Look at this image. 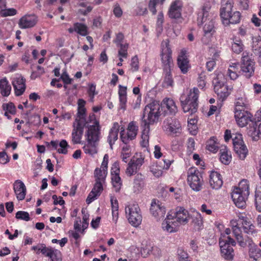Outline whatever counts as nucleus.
<instances>
[{
	"instance_id": "nucleus-1",
	"label": "nucleus",
	"mask_w": 261,
	"mask_h": 261,
	"mask_svg": "<svg viewBox=\"0 0 261 261\" xmlns=\"http://www.w3.org/2000/svg\"><path fill=\"white\" fill-rule=\"evenodd\" d=\"M161 58L162 67L163 68L162 86L164 88H168L172 87L174 81L171 73L173 69L174 64L172 57V50L170 47L169 40L163 41L161 43Z\"/></svg>"
},
{
	"instance_id": "nucleus-2",
	"label": "nucleus",
	"mask_w": 261,
	"mask_h": 261,
	"mask_svg": "<svg viewBox=\"0 0 261 261\" xmlns=\"http://www.w3.org/2000/svg\"><path fill=\"white\" fill-rule=\"evenodd\" d=\"M188 212L182 207H177L174 215L168 214L162 223V228L164 230L172 233L177 231V227L181 224H185L189 220Z\"/></svg>"
},
{
	"instance_id": "nucleus-3",
	"label": "nucleus",
	"mask_w": 261,
	"mask_h": 261,
	"mask_svg": "<svg viewBox=\"0 0 261 261\" xmlns=\"http://www.w3.org/2000/svg\"><path fill=\"white\" fill-rule=\"evenodd\" d=\"M199 91L194 87L190 89L187 95H182L180 97V101L185 113L189 112L190 114L196 113L198 106V97Z\"/></svg>"
},
{
	"instance_id": "nucleus-4",
	"label": "nucleus",
	"mask_w": 261,
	"mask_h": 261,
	"mask_svg": "<svg viewBox=\"0 0 261 261\" xmlns=\"http://www.w3.org/2000/svg\"><path fill=\"white\" fill-rule=\"evenodd\" d=\"M161 106L155 100L152 101L145 106L144 109L141 119V124L143 126L153 124L158 122L160 116Z\"/></svg>"
},
{
	"instance_id": "nucleus-5",
	"label": "nucleus",
	"mask_w": 261,
	"mask_h": 261,
	"mask_svg": "<svg viewBox=\"0 0 261 261\" xmlns=\"http://www.w3.org/2000/svg\"><path fill=\"white\" fill-rule=\"evenodd\" d=\"M95 124L96 125L90 126L87 133V143L83 147L86 154L92 155L97 152L100 129L98 122L96 121Z\"/></svg>"
},
{
	"instance_id": "nucleus-6",
	"label": "nucleus",
	"mask_w": 261,
	"mask_h": 261,
	"mask_svg": "<svg viewBox=\"0 0 261 261\" xmlns=\"http://www.w3.org/2000/svg\"><path fill=\"white\" fill-rule=\"evenodd\" d=\"M226 80L223 73H219L213 80L214 85V89L217 94L220 107L222 105L223 102L229 95L228 87L225 85Z\"/></svg>"
},
{
	"instance_id": "nucleus-7",
	"label": "nucleus",
	"mask_w": 261,
	"mask_h": 261,
	"mask_svg": "<svg viewBox=\"0 0 261 261\" xmlns=\"http://www.w3.org/2000/svg\"><path fill=\"white\" fill-rule=\"evenodd\" d=\"M187 181L193 190L200 191L203 185L201 172L196 167L190 168L187 172Z\"/></svg>"
},
{
	"instance_id": "nucleus-8",
	"label": "nucleus",
	"mask_w": 261,
	"mask_h": 261,
	"mask_svg": "<svg viewBox=\"0 0 261 261\" xmlns=\"http://www.w3.org/2000/svg\"><path fill=\"white\" fill-rule=\"evenodd\" d=\"M255 62L247 51L242 54L241 60V71L242 74L247 78L252 76L254 73Z\"/></svg>"
},
{
	"instance_id": "nucleus-9",
	"label": "nucleus",
	"mask_w": 261,
	"mask_h": 261,
	"mask_svg": "<svg viewBox=\"0 0 261 261\" xmlns=\"http://www.w3.org/2000/svg\"><path fill=\"white\" fill-rule=\"evenodd\" d=\"M125 213L129 223L135 226H138L142 222V216L141 210L138 204L134 203L125 207Z\"/></svg>"
},
{
	"instance_id": "nucleus-10",
	"label": "nucleus",
	"mask_w": 261,
	"mask_h": 261,
	"mask_svg": "<svg viewBox=\"0 0 261 261\" xmlns=\"http://www.w3.org/2000/svg\"><path fill=\"white\" fill-rule=\"evenodd\" d=\"M163 129L168 132L170 135L179 136L181 132V126L180 122L176 119L168 118L163 122Z\"/></svg>"
},
{
	"instance_id": "nucleus-11",
	"label": "nucleus",
	"mask_w": 261,
	"mask_h": 261,
	"mask_svg": "<svg viewBox=\"0 0 261 261\" xmlns=\"http://www.w3.org/2000/svg\"><path fill=\"white\" fill-rule=\"evenodd\" d=\"M234 117L237 124L242 127L254 121L252 114L245 110L235 111Z\"/></svg>"
},
{
	"instance_id": "nucleus-12",
	"label": "nucleus",
	"mask_w": 261,
	"mask_h": 261,
	"mask_svg": "<svg viewBox=\"0 0 261 261\" xmlns=\"http://www.w3.org/2000/svg\"><path fill=\"white\" fill-rule=\"evenodd\" d=\"M150 212L158 220L164 217L166 214V208L159 200L153 199L151 203Z\"/></svg>"
},
{
	"instance_id": "nucleus-13",
	"label": "nucleus",
	"mask_w": 261,
	"mask_h": 261,
	"mask_svg": "<svg viewBox=\"0 0 261 261\" xmlns=\"http://www.w3.org/2000/svg\"><path fill=\"white\" fill-rule=\"evenodd\" d=\"M15 94L17 96H20L24 92L25 86V79L21 75H18L13 77L12 81Z\"/></svg>"
},
{
	"instance_id": "nucleus-14",
	"label": "nucleus",
	"mask_w": 261,
	"mask_h": 261,
	"mask_svg": "<svg viewBox=\"0 0 261 261\" xmlns=\"http://www.w3.org/2000/svg\"><path fill=\"white\" fill-rule=\"evenodd\" d=\"M247 133L253 141L261 139V123H258L255 121H251L247 128Z\"/></svg>"
},
{
	"instance_id": "nucleus-15",
	"label": "nucleus",
	"mask_w": 261,
	"mask_h": 261,
	"mask_svg": "<svg viewBox=\"0 0 261 261\" xmlns=\"http://www.w3.org/2000/svg\"><path fill=\"white\" fill-rule=\"evenodd\" d=\"M182 3L180 0L173 2L169 9L168 15L171 19H178L181 17Z\"/></svg>"
},
{
	"instance_id": "nucleus-16",
	"label": "nucleus",
	"mask_w": 261,
	"mask_h": 261,
	"mask_svg": "<svg viewBox=\"0 0 261 261\" xmlns=\"http://www.w3.org/2000/svg\"><path fill=\"white\" fill-rule=\"evenodd\" d=\"M141 255L143 257H146L150 254L158 256L161 254V249L151 242H147L142 247Z\"/></svg>"
},
{
	"instance_id": "nucleus-17",
	"label": "nucleus",
	"mask_w": 261,
	"mask_h": 261,
	"mask_svg": "<svg viewBox=\"0 0 261 261\" xmlns=\"http://www.w3.org/2000/svg\"><path fill=\"white\" fill-rule=\"evenodd\" d=\"M177 62L178 67L179 68L181 72L183 74L187 73L191 68V66L185 51L182 50L180 52V55L177 58Z\"/></svg>"
},
{
	"instance_id": "nucleus-18",
	"label": "nucleus",
	"mask_w": 261,
	"mask_h": 261,
	"mask_svg": "<svg viewBox=\"0 0 261 261\" xmlns=\"http://www.w3.org/2000/svg\"><path fill=\"white\" fill-rule=\"evenodd\" d=\"M249 195L233 190L231 193V198L234 203L238 208H244L246 207V201Z\"/></svg>"
},
{
	"instance_id": "nucleus-19",
	"label": "nucleus",
	"mask_w": 261,
	"mask_h": 261,
	"mask_svg": "<svg viewBox=\"0 0 261 261\" xmlns=\"http://www.w3.org/2000/svg\"><path fill=\"white\" fill-rule=\"evenodd\" d=\"M160 106L162 109H164L165 113H168L170 115H174L177 112V108L175 102L171 98H166L164 99Z\"/></svg>"
},
{
	"instance_id": "nucleus-20",
	"label": "nucleus",
	"mask_w": 261,
	"mask_h": 261,
	"mask_svg": "<svg viewBox=\"0 0 261 261\" xmlns=\"http://www.w3.org/2000/svg\"><path fill=\"white\" fill-rule=\"evenodd\" d=\"M211 8L210 2H206L199 10L197 13V24L198 25H202L207 19L208 16V12Z\"/></svg>"
},
{
	"instance_id": "nucleus-21",
	"label": "nucleus",
	"mask_w": 261,
	"mask_h": 261,
	"mask_svg": "<svg viewBox=\"0 0 261 261\" xmlns=\"http://www.w3.org/2000/svg\"><path fill=\"white\" fill-rule=\"evenodd\" d=\"M209 184L213 189H220L223 185L221 175L217 171H212L209 176Z\"/></svg>"
},
{
	"instance_id": "nucleus-22",
	"label": "nucleus",
	"mask_w": 261,
	"mask_h": 261,
	"mask_svg": "<svg viewBox=\"0 0 261 261\" xmlns=\"http://www.w3.org/2000/svg\"><path fill=\"white\" fill-rule=\"evenodd\" d=\"M102 183L103 182L96 181L93 188L87 198L86 202L87 204L91 203L100 195L101 192L103 191Z\"/></svg>"
},
{
	"instance_id": "nucleus-23",
	"label": "nucleus",
	"mask_w": 261,
	"mask_h": 261,
	"mask_svg": "<svg viewBox=\"0 0 261 261\" xmlns=\"http://www.w3.org/2000/svg\"><path fill=\"white\" fill-rule=\"evenodd\" d=\"M77 122L76 126H74V129L72 133V141L75 144H78L81 142V140L83 134L84 125L77 118L75 119ZM74 126V125H73Z\"/></svg>"
},
{
	"instance_id": "nucleus-24",
	"label": "nucleus",
	"mask_w": 261,
	"mask_h": 261,
	"mask_svg": "<svg viewBox=\"0 0 261 261\" xmlns=\"http://www.w3.org/2000/svg\"><path fill=\"white\" fill-rule=\"evenodd\" d=\"M13 189L18 200H23L25 198L27 190L23 182L20 180H16L13 184Z\"/></svg>"
},
{
	"instance_id": "nucleus-25",
	"label": "nucleus",
	"mask_w": 261,
	"mask_h": 261,
	"mask_svg": "<svg viewBox=\"0 0 261 261\" xmlns=\"http://www.w3.org/2000/svg\"><path fill=\"white\" fill-rule=\"evenodd\" d=\"M36 23L37 19L35 16L25 15L19 19L18 25L20 28L24 29L33 27Z\"/></svg>"
},
{
	"instance_id": "nucleus-26",
	"label": "nucleus",
	"mask_w": 261,
	"mask_h": 261,
	"mask_svg": "<svg viewBox=\"0 0 261 261\" xmlns=\"http://www.w3.org/2000/svg\"><path fill=\"white\" fill-rule=\"evenodd\" d=\"M233 4L232 0H227L226 2L225 1L222 2L220 11V15L222 20L228 17L232 13Z\"/></svg>"
},
{
	"instance_id": "nucleus-27",
	"label": "nucleus",
	"mask_w": 261,
	"mask_h": 261,
	"mask_svg": "<svg viewBox=\"0 0 261 261\" xmlns=\"http://www.w3.org/2000/svg\"><path fill=\"white\" fill-rule=\"evenodd\" d=\"M120 126L117 122L114 123L112 127L111 128L109 135L108 137V142H109L111 149H113V145L118 139V133L119 132Z\"/></svg>"
},
{
	"instance_id": "nucleus-28",
	"label": "nucleus",
	"mask_w": 261,
	"mask_h": 261,
	"mask_svg": "<svg viewBox=\"0 0 261 261\" xmlns=\"http://www.w3.org/2000/svg\"><path fill=\"white\" fill-rule=\"evenodd\" d=\"M232 246L231 244L224 245L223 246H220L221 255L226 260L230 261L232 260L233 258L234 253Z\"/></svg>"
},
{
	"instance_id": "nucleus-29",
	"label": "nucleus",
	"mask_w": 261,
	"mask_h": 261,
	"mask_svg": "<svg viewBox=\"0 0 261 261\" xmlns=\"http://www.w3.org/2000/svg\"><path fill=\"white\" fill-rule=\"evenodd\" d=\"M144 176L141 173L136 175L133 182V191L134 193H139L143 189L144 186Z\"/></svg>"
},
{
	"instance_id": "nucleus-30",
	"label": "nucleus",
	"mask_w": 261,
	"mask_h": 261,
	"mask_svg": "<svg viewBox=\"0 0 261 261\" xmlns=\"http://www.w3.org/2000/svg\"><path fill=\"white\" fill-rule=\"evenodd\" d=\"M241 13L239 11H235L231 13L228 17L225 18L222 20L224 25H229V24H236L240 22L241 19Z\"/></svg>"
},
{
	"instance_id": "nucleus-31",
	"label": "nucleus",
	"mask_w": 261,
	"mask_h": 261,
	"mask_svg": "<svg viewBox=\"0 0 261 261\" xmlns=\"http://www.w3.org/2000/svg\"><path fill=\"white\" fill-rule=\"evenodd\" d=\"M0 90L2 95L4 97L8 96L11 93V86L6 77L0 80Z\"/></svg>"
},
{
	"instance_id": "nucleus-32",
	"label": "nucleus",
	"mask_w": 261,
	"mask_h": 261,
	"mask_svg": "<svg viewBox=\"0 0 261 261\" xmlns=\"http://www.w3.org/2000/svg\"><path fill=\"white\" fill-rule=\"evenodd\" d=\"M250 261H261V250L256 246H251L249 250Z\"/></svg>"
},
{
	"instance_id": "nucleus-33",
	"label": "nucleus",
	"mask_w": 261,
	"mask_h": 261,
	"mask_svg": "<svg viewBox=\"0 0 261 261\" xmlns=\"http://www.w3.org/2000/svg\"><path fill=\"white\" fill-rule=\"evenodd\" d=\"M233 190L241 192L245 195H249V181L247 179H243L240 181L238 187H236Z\"/></svg>"
},
{
	"instance_id": "nucleus-34",
	"label": "nucleus",
	"mask_w": 261,
	"mask_h": 261,
	"mask_svg": "<svg viewBox=\"0 0 261 261\" xmlns=\"http://www.w3.org/2000/svg\"><path fill=\"white\" fill-rule=\"evenodd\" d=\"M203 31L204 36L211 37L216 32L214 21L211 20L206 22L203 28Z\"/></svg>"
},
{
	"instance_id": "nucleus-35",
	"label": "nucleus",
	"mask_w": 261,
	"mask_h": 261,
	"mask_svg": "<svg viewBox=\"0 0 261 261\" xmlns=\"http://www.w3.org/2000/svg\"><path fill=\"white\" fill-rule=\"evenodd\" d=\"M234 150L240 160H244L248 153V150L245 145L243 144L234 147Z\"/></svg>"
},
{
	"instance_id": "nucleus-36",
	"label": "nucleus",
	"mask_w": 261,
	"mask_h": 261,
	"mask_svg": "<svg viewBox=\"0 0 261 261\" xmlns=\"http://www.w3.org/2000/svg\"><path fill=\"white\" fill-rule=\"evenodd\" d=\"M217 138L212 137L206 142V149L212 152H216L218 150Z\"/></svg>"
},
{
	"instance_id": "nucleus-37",
	"label": "nucleus",
	"mask_w": 261,
	"mask_h": 261,
	"mask_svg": "<svg viewBox=\"0 0 261 261\" xmlns=\"http://www.w3.org/2000/svg\"><path fill=\"white\" fill-rule=\"evenodd\" d=\"M236 110H244L245 109H247L249 107V103L247 99L245 97H240L236 98Z\"/></svg>"
},
{
	"instance_id": "nucleus-38",
	"label": "nucleus",
	"mask_w": 261,
	"mask_h": 261,
	"mask_svg": "<svg viewBox=\"0 0 261 261\" xmlns=\"http://www.w3.org/2000/svg\"><path fill=\"white\" fill-rule=\"evenodd\" d=\"M241 228V226L233 228L232 232L240 246L244 247L246 245V243L243 240Z\"/></svg>"
},
{
	"instance_id": "nucleus-39",
	"label": "nucleus",
	"mask_w": 261,
	"mask_h": 261,
	"mask_svg": "<svg viewBox=\"0 0 261 261\" xmlns=\"http://www.w3.org/2000/svg\"><path fill=\"white\" fill-rule=\"evenodd\" d=\"M231 244V246H235L236 243L235 241L231 238L230 236L222 233L219 239V245Z\"/></svg>"
},
{
	"instance_id": "nucleus-40",
	"label": "nucleus",
	"mask_w": 261,
	"mask_h": 261,
	"mask_svg": "<svg viewBox=\"0 0 261 261\" xmlns=\"http://www.w3.org/2000/svg\"><path fill=\"white\" fill-rule=\"evenodd\" d=\"M243 44L242 41L236 37L233 38V43L231 45L232 50L236 53L240 54L243 50Z\"/></svg>"
},
{
	"instance_id": "nucleus-41",
	"label": "nucleus",
	"mask_w": 261,
	"mask_h": 261,
	"mask_svg": "<svg viewBox=\"0 0 261 261\" xmlns=\"http://www.w3.org/2000/svg\"><path fill=\"white\" fill-rule=\"evenodd\" d=\"M75 28V32L83 36H85L88 34V28L84 23L76 22L73 24Z\"/></svg>"
},
{
	"instance_id": "nucleus-42",
	"label": "nucleus",
	"mask_w": 261,
	"mask_h": 261,
	"mask_svg": "<svg viewBox=\"0 0 261 261\" xmlns=\"http://www.w3.org/2000/svg\"><path fill=\"white\" fill-rule=\"evenodd\" d=\"M231 156L228 154L227 148L226 146L220 150V160L223 164L225 165L229 164L231 161Z\"/></svg>"
},
{
	"instance_id": "nucleus-43",
	"label": "nucleus",
	"mask_w": 261,
	"mask_h": 261,
	"mask_svg": "<svg viewBox=\"0 0 261 261\" xmlns=\"http://www.w3.org/2000/svg\"><path fill=\"white\" fill-rule=\"evenodd\" d=\"M108 172L103 170L102 169L96 168L94 171V176L95 181H101L104 182L107 176Z\"/></svg>"
},
{
	"instance_id": "nucleus-44",
	"label": "nucleus",
	"mask_w": 261,
	"mask_h": 261,
	"mask_svg": "<svg viewBox=\"0 0 261 261\" xmlns=\"http://www.w3.org/2000/svg\"><path fill=\"white\" fill-rule=\"evenodd\" d=\"M241 227L245 233H253L254 231V226L246 219L241 220Z\"/></svg>"
},
{
	"instance_id": "nucleus-45",
	"label": "nucleus",
	"mask_w": 261,
	"mask_h": 261,
	"mask_svg": "<svg viewBox=\"0 0 261 261\" xmlns=\"http://www.w3.org/2000/svg\"><path fill=\"white\" fill-rule=\"evenodd\" d=\"M112 183L115 191L118 192L120 191L122 185V182L119 175H115L111 176Z\"/></svg>"
},
{
	"instance_id": "nucleus-46",
	"label": "nucleus",
	"mask_w": 261,
	"mask_h": 261,
	"mask_svg": "<svg viewBox=\"0 0 261 261\" xmlns=\"http://www.w3.org/2000/svg\"><path fill=\"white\" fill-rule=\"evenodd\" d=\"M165 0H149L148 9L152 13L155 15L156 13V6L160 4L163 5Z\"/></svg>"
},
{
	"instance_id": "nucleus-47",
	"label": "nucleus",
	"mask_w": 261,
	"mask_h": 261,
	"mask_svg": "<svg viewBox=\"0 0 261 261\" xmlns=\"http://www.w3.org/2000/svg\"><path fill=\"white\" fill-rule=\"evenodd\" d=\"M117 47H119L118 50V56L119 57L126 58L127 57V49L128 48V44L125 43L124 44H120L119 45H117Z\"/></svg>"
},
{
	"instance_id": "nucleus-48",
	"label": "nucleus",
	"mask_w": 261,
	"mask_h": 261,
	"mask_svg": "<svg viewBox=\"0 0 261 261\" xmlns=\"http://www.w3.org/2000/svg\"><path fill=\"white\" fill-rule=\"evenodd\" d=\"M177 255L179 261H191L188 253L182 248H178Z\"/></svg>"
},
{
	"instance_id": "nucleus-49",
	"label": "nucleus",
	"mask_w": 261,
	"mask_h": 261,
	"mask_svg": "<svg viewBox=\"0 0 261 261\" xmlns=\"http://www.w3.org/2000/svg\"><path fill=\"white\" fill-rule=\"evenodd\" d=\"M137 167H136L132 162H129L128 167L126 169V174L127 176H131L135 174L138 170H139Z\"/></svg>"
},
{
	"instance_id": "nucleus-50",
	"label": "nucleus",
	"mask_w": 261,
	"mask_h": 261,
	"mask_svg": "<svg viewBox=\"0 0 261 261\" xmlns=\"http://www.w3.org/2000/svg\"><path fill=\"white\" fill-rule=\"evenodd\" d=\"M17 14V10L14 8L2 9L0 11V15L3 17L14 16Z\"/></svg>"
},
{
	"instance_id": "nucleus-51",
	"label": "nucleus",
	"mask_w": 261,
	"mask_h": 261,
	"mask_svg": "<svg viewBox=\"0 0 261 261\" xmlns=\"http://www.w3.org/2000/svg\"><path fill=\"white\" fill-rule=\"evenodd\" d=\"M206 73L205 71H202L199 74L197 79L198 86L201 89H203L206 84Z\"/></svg>"
},
{
	"instance_id": "nucleus-52",
	"label": "nucleus",
	"mask_w": 261,
	"mask_h": 261,
	"mask_svg": "<svg viewBox=\"0 0 261 261\" xmlns=\"http://www.w3.org/2000/svg\"><path fill=\"white\" fill-rule=\"evenodd\" d=\"M234 136L232 137V142L233 145V147H236L237 146H239L245 144L243 140L242 135L239 133H237L233 135Z\"/></svg>"
},
{
	"instance_id": "nucleus-53",
	"label": "nucleus",
	"mask_w": 261,
	"mask_h": 261,
	"mask_svg": "<svg viewBox=\"0 0 261 261\" xmlns=\"http://www.w3.org/2000/svg\"><path fill=\"white\" fill-rule=\"evenodd\" d=\"M77 5L80 7H86V10L79 9L78 10V13L84 15V16H86L88 13L91 12L93 9L92 7H91L90 6H87V4L84 2L80 3Z\"/></svg>"
},
{
	"instance_id": "nucleus-54",
	"label": "nucleus",
	"mask_w": 261,
	"mask_h": 261,
	"mask_svg": "<svg viewBox=\"0 0 261 261\" xmlns=\"http://www.w3.org/2000/svg\"><path fill=\"white\" fill-rule=\"evenodd\" d=\"M60 148L58 149V152L59 153L66 154L67 153L68 150L67 148L69 147L67 142L65 140H62L59 145Z\"/></svg>"
},
{
	"instance_id": "nucleus-55",
	"label": "nucleus",
	"mask_w": 261,
	"mask_h": 261,
	"mask_svg": "<svg viewBox=\"0 0 261 261\" xmlns=\"http://www.w3.org/2000/svg\"><path fill=\"white\" fill-rule=\"evenodd\" d=\"M54 249V248L51 247H46L45 244H41V249H39V250L40 252H41L44 256L49 257Z\"/></svg>"
},
{
	"instance_id": "nucleus-56",
	"label": "nucleus",
	"mask_w": 261,
	"mask_h": 261,
	"mask_svg": "<svg viewBox=\"0 0 261 261\" xmlns=\"http://www.w3.org/2000/svg\"><path fill=\"white\" fill-rule=\"evenodd\" d=\"M144 158L142 155H140L139 157L134 156L133 159L130 161V162H132L136 167L140 169V167L144 163Z\"/></svg>"
},
{
	"instance_id": "nucleus-57",
	"label": "nucleus",
	"mask_w": 261,
	"mask_h": 261,
	"mask_svg": "<svg viewBox=\"0 0 261 261\" xmlns=\"http://www.w3.org/2000/svg\"><path fill=\"white\" fill-rule=\"evenodd\" d=\"M3 108L4 110L8 112L11 114L14 115L16 113V108L12 102L4 104Z\"/></svg>"
},
{
	"instance_id": "nucleus-58",
	"label": "nucleus",
	"mask_w": 261,
	"mask_h": 261,
	"mask_svg": "<svg viewBox=\"0 0 261 261\" xmlns=\"http://www.w3.org/2000/svg\"><path fill=\"white\" fill-rule=\"evenodd\" d=\"M15 217L17 219L23 220L26 221L30 220L29 214L24 211H18L16 213Z\"/></svg>"
},
{
	"instance_id": "nucleus-59",
	"label": "nucleus",
	"mask_w": 261,
	"mask_h": 261,
	"mask_svg": "<svg viewBox=\"0 0 261 261\" xmlns=\"http://www.w3.org/2000/svg\"><path fill=\"white\" fill-rule=\"evenodd\" d=\"M255 205L256 210L261 212V192L260 191L255 192Z\"/></svg>"
},
{
	"instance_id": "nucleus-60",
	"label": "nucleus",
	"mask_w": 261,
	"mask_h": 261,
	"mask_svg": "<svg viewBox=\"0 0 261 261\" xmlns=\"http://www.w3.org/2000/svg\"><path fill=\"white\" fill-rule=\"evenodd\" d=\"M49 258L50 261H61V252L59 250L54 249Z\"/></svg>"
},
{
	"instance_id": "nucleus-61",
	"label": "nucleus",
	"mask_w": 261,
	"mask_h": 261,
	"mask_svg": "<svg viewBox=\"0 0 261 261\" xmlns=\"http://www.w3.org/2000/svg\"><path fill=\"white\" fill-rule=\"evenodd\" d=\"M126 134L130 140L134 139L136 137V130L135 128L132 125L131 123H130L128 125Z\"/></svg>"
},
{
	"instance_id": "nucleus-62",
	"label": "nucleus",
	"mask_w": 261,
	"mask_h": 261,
	"mask_svg": "<svg viewBox=\"0 0 261 261\" xmlns=\"http://www.w3.org/2000/svg\"><path fill=\"white\" fill-rule=\"evenodd\" d=\"M195 142L194 139L192 138H189L187 142V153L189 155L192 154V153L195 150Z\"/></svg>"
},
{
	"instance_id": "nucleus-63",
	"label": "nucleus",
	"mask_w": 261,
	"mask_h": 261,
	"mask_svg": "<svg viewBox=\"0 0 261 261\" xmlns=\"http://www.w3.org/2000/svg\"><path fill=\"white\" fill-rule=\"evenodd\" d=\"M59 79L60 81L62 80L65 85L70 84L73 81V79L69 77V76L66 70L63 72Z\"/></svg>"
},
{
	"instance_id": "nucleus-64",
	"label": "nucleus",
	"mask_w": 261,
	"mask_h": 261,
	"mask_svg": "<svg viewBox=\"0 0 261 261\" xmlns=\"http://www.w3.org/2000/svg\"><path fill=\"white\" fill-rule=\"evenodd\" d=\"M141 127L143 128V130L142 131V139L143 140H145L147 142L149 141V132L150 129V125H148V127L147 126H143L141 123Z\"/></svg>"
}]
</instances>
